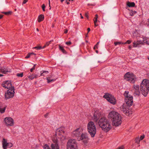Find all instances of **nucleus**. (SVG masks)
I'll return each instance as SVG.
<instances>
[{
	"label": "nucleus",
	"mask_w": 149,
	"mask_h": 149,
	"mask_svg": "<svg viewBox=\"0 0 149 149\" xmlns=\"http://www.w3.org/2000/svg\"><path fill=\"white\" fill-rule=\"evenodd\" d=\"M129 92L128 91H125L124 93L125 96V100L126 104H123L120 107L121 111L127 116H129L131 114L132 111H130L129 107L133 104V96L129 94Z\"/></svg>",
	"instance_id": "nucleus-1"
},
{
	"label": "nucleus",
	"mask_w": 149,
	"mask_h": 149,
	"mask_svg": "<svg viewBox=\"0 0 149 149\" xmlns=\"http://www.w3.org/2000/svg\"><path fill=\"white\" fill-rule=\"evenodd\" d=\"M108 118L109 120L112 121L113 125L118 126L122 123V118L120 114L117 112L115 111H112L108 115Z\"/></svg>",
	"instance_id": "nucleus-2"
},
{
	"label": "nucleus",
	"mask_w": 149,
	"mask_h": 149,
	"mask_svg": "<svg viewBox=\"0 0 149 149\" xmlns=\"http://www.w3.org/2000/svg\"><path fill=\"white\" fill-rule=\"evenodd\" d=\"M98 123L100 127L105 132L109 131L111 128V123L108 119L105 117L102 118L100 119Z\"/></svg>",
	"instance_id": "nucleus-3"
},
{
	"label": "nucleus",
	"mask_w": 149,
	"mask_h": 149,
	"mask_svg": "<svg viewBox=\"0 0 149 149\" xmlns=\"http://www.w3.org/2000/svg\"><path fill=\"white\" fill-rule=\"evenodd\" d=\"M140 90L142 94L146 97L149 91V80L147 79H143L140 84Z\"/></svg>",
	"instance_id": "nucleus-4"
},
{
	"label": "nucleus",
	"mask_w": 149,
	"mask_h": 149,
	"mask_svg": "<svg viewBox=\"0 0 149 149\" xmlns=\"http://www.w3.org/2000/svg\"><path fill=\"white\" fill-rule=\"evenodd\" d=\"M87 129L91 137H94L96 133L97 129L93 122L91 121L88 123L87 125Z\"/></svg>",
	"instance_id": "nucleus-5"
},
{
	"label": "nucleus",
	"mask_w": 149,
	"mask_h": 149,
	"mask_svg": "<svg viewBox=\"0 0 149 149\" xmlns=\"http://www.w3.org/2000/svg\"><path fill=\"white\" fill-rule=\"evenodd\" d=\"M124 79L130 83H134L136 81L135 76L132 74H130L129 72L125 74L124 76Z\"/></svg>",
	"instance_id": "nucleus-6"
},
{
	"label": "nucleus",
	"mask_w": 149,
	"mask_h": 149,
	"mask_svg": "<svg viewBox=\"0 0 149 149\" xmlns=\"http://www.w3.org/2000/svg\"><path fill=\"white\" fill-rule=\"evenodd\" d=\"M68 149H77L76 141L74 139H70L67 143Z\"/></svg>",
	"instance_id": "nucleus-7"
},
{
	"label": "nucleus",
	"mask_w": 149,
	"mask_h": 149,
	"mask_svg": "<svg viewBox=\"0 0 149 149\" xmlns=\"http://www.w3.org/2000/svg\"><path fill=\"white\" fill-rule=\"evenodd\" d=\"M88 134L86 132L81 133L79 139V141H82L84 143H87L89 140Z\"/></svg>",
	"instance_id": "nucleus-8"
},
{
	"label": "nucleus",
	"mask_w": 149,
	"mask_h": 149,
	"mask_svg": "<svg viewBox=\"0 0 149 149\" xmlns=\"http://www.w3.org/2000/svg\"><path fill=\"white\" fill-rule=\"evenodd\" d=\"M107 101L113 104H115L116 103V100L115 98L111 95L109 94H106L103 96Z\"/></svg>",
	"instance_id": "nucleus-9"
},
{
	"label": "nucleus",
	"mask_w": 149,
	"mask_h": 149,
	"mask_svg": "<svg viewBox=\"0 0 149 149\" xmlns=\"http://www.w3.org/2000/svg\"><path fill=\"white\" fill-rule=\"evenodd\" d=\"M15 89L14 87H12V89L8 90L7 93H5V97L6 100L13 97L14 95Z\"/></svg>",
	"instance_id": "nucleus-10"
},
{
	"label": "nucleus",
	"mask_w": 149,
	"mask_h": 149,
	"mask_svg": "<svg viewBox=\"0 0 149 149\" xmlns=\"http://www.w3.org/2000/svg\"><path fill=\"white\" fill-rule=\"evenodd\" d=\"M1 86L7 89H12L13 87H14L12 86V84L9 81H4L1 84Z\"/></svg>",
	"instance_id": "nucleus-11"
},
{
	"label": "nucleus",
	"mask_w": 149,
	"mask_h": 149,
	"mask_svg": "<svg viewBox=\"0 0 149 149\" xmlns=\"http://www.w3.org/2000/svg\"><path fill=\"white\" fill-rule=\"evenodd\" d=\"M2 142L3 149H6L7 147H11L13 145L12 144L10 143H7V140L5 139H3Z\"/></svg>",
	"instance_id": "nucleus-12"
},
{
	"label": "nucleus",
	"mask_w": 149,
	"mask_h": 149,
	"mask_svg": "<svg viewBox=\"0 0 149 149\" xmlns=\"http://www.w3.org/2000/svg\"><path fill=\"white\" fill-rule=\"evenodd\" d=\"M81 131L80 128H78L76 129L73 132V134L74 135V136L77 137V139H79L81 134Z\"/></svg>",
	"instance_id": "nucleus-13"
},
{
	"label": "nucleus",
	"mask_w": 149,
	"mask_h": 149,
	"mask_svg": "<svg viewBox=\"0 0 149 149\" xmlns=\"http://www.w3.org/2000/svg\"><path fill=\"white\" fill-rule=\"evenodd\" d=\"M4 121L7 125L12 126L13 124V120L11 117H6L5 118Z\"/></svg>",
	"instance_id": "nucleus-14"
},
{
	"label": "nucleus",
	"mask_w": 149,
	"mask_h": 149,
	"mask_svg": "<svg viewBox=\"0 0 149 149\" xmlns=\"http://www.w3.org/2000/svg\"><path fill=\"white\" fill-rule=\"evenodd\" d=\"M101 114L98 111H95L93 115V119L94 121L97 122L98 120L100 118Z\"/></svg>",
	"instance_id": "nucleus-15"
},
{
	"label": "nucleus",
	"mask_w": 149,
	"mask_h": 149,
	"mask_svg": "<svg viewBox=\"0 0 149 149\" xmlns=\"http://www.w3.org/2000/svg\"><path fill=\"white\" fill-rule=\"evenodd\" d=\"M65 132V131L63 128H59L56 130L55 134L56 136H61Z\"/></svg>",
	"instance_id": "nucleus-16"
},
{
	"label": "nucleus",
	"mask_w": 149,
	"mask_h": 149,
	"mask_svg": "<svg viewBox=\"0 0 149 149\" xmlns=\"http://www.w3.org/2000/svg\"><path fill=\"white\" fill-rule=\"evenodd\" d=\"M58 143V141L57 140L54 141V143H52L51 146L52 149H59Z\"/></svg>",
	"instance_id": "nucleus-17"
},
{
	"label": "nucleus",
	"mask_w": 149,
	"mask_h": 149,
	"mask_svg": "<svg viewBox=\"0 0 149 149\" xmlns=\"http://www.w3.org/2000/svg\"><path fill=\"white\" fill-rule=\"evenodd\" d=\"M133 44L134 47H139L140 45L143 44V42L141 40L137 41L136 42L134 41Z\"/></svg>",
	"instance_id": "nucleus-18"
},
{
	"label": "nucleus",
	"mask_w": 149,
	"mask_h": 149,
	"mask_svg": "<svg viewBox=\"0 0 149 149\" xmlns=\"http://www.w3.org/2000/svg\"><path fill=\"white\" fill-rule=\"evenodd\" d=\"M1 72L2 73L6 74H7L8 72H10V69H8L7 68H4L1 70Z\"/></svg>",
	"instance_id": "nucleus-19"
},
{
	"label": "nucleus",
	"mask_w": 149,
	"mask_h": 149,
	"mask_svg": "<svg viewBox=\"0 0 149 149\" xmlns=\"http://www.w3.org/2000/svg\"><path fill=\"white\" fill-rule=\"evenodd\" d=\"M135 3L134 2H130L128 1L127 3V5L129 7H134L135 6Z\"/></svg>",
	"instance_id": "nucleus-20"
},
{
	"label": "nucleus",
	"mask_w": 149,
	"mask_h": 149,
	"mask_svg": "<svg viewBox=\"0 0 149 149\" xmlns=\"http://www.w3.org/2000/svg\"><path fill=\"white\" fill-rule=\"evenodd\" d=\"M44 15H42V14L40 15L38 17V22H40L44 20Z\"/></svg>",
	"instance_id": "nucleus-21"
},
{
	"label": "nucleus",
	"mask_w": 149,
	"mask_h": 149,
	"mask_svg": "<svg viewBox=\"0 0 149 149\" xmlns=\"http://www.w3.org/2000/svg\"><path fill=\"white\" fill-rule=\"evenodd\" d=\"M59 49L60 50H61L63 54H67V52L64 49L63 47L61 46L60 45H59Z\"/></svg>",
	"instance_id": "nucleus-22"
},
{
	"label": "nucleus",
	"mask_w": 149,
	"mask_h": 149,
	"mask_svg": "<svg viewBox=\"0 0 149 149\" xmlns=\"http://www.w3.org/2000/svg\"><path fill=\"white\" fill-rule=\"evenodd\" d=\"M98 17V16L97 14H96L95 15V17H94L93 20L95 23V26H96L98 25V24H97V19Z\"/></svg>",
	"instance_id": "nucleus-23"
},
{
	"label": "nucleus",
	"mask_w": 149,
	"mask_h": 149,
	"mask_svg": "<svg viewBox=\"0 0 149 149\" xmlns=\"http://www.w3.org/2000/svg\"><path fill=\"white\" fill-rule=\"evenodd\" d=\"M49 72L47 71H41L40 76H45V75L47 74Z\"/></svg>",
	"instance_id": "nucleus-24"
},
{
	"label": "nucleus",
	"mask_w": 149,
	"mask_h": 149,
	"mask_svg": "<svg viewBox=\"0 0 149 149\" xmlns=\"http://www.w3.org/2000/svg\"><path fill=\"white\" fill-rule=\"evenodd\" d=\"M143 42L144 43L149 45V38H143Z\"/></svg>",
	"instance_id": "nucleus-25"
},
{
	"label": "nucleus",
	"mask_w": 149,
	"mask_h": 149,
	"mask_svg": "<svg viewBox=\"0 0 149 149\" xmlns=\"http://www.w3.org/2000/svg\"><path fill=\"white\" fill-rule=\"evenodd\" d=\"M6 109L5 107L2 108V107L1 105L0 104V112L1 113H3L4 112Z\"/></svg>",
	"instance_id": "nucleus-26"
},
{
	"label": "nucleus",
	"mask_w": 149,
	"mask_h": 149,
	"mask_svg": "<svg viewBox=\"0 0 149 149\" xmlns=\"http://www.w3.org/2000/svg\"><path fill=\"white\" fill-rule=\"evenodd\" d=\"M140 94L139 90H135L134 93V96H139Z\"/></svg>",
	"instance_id": "nucleus-27"
},
{
	"label": "nucleus",
	"mask_w": 149,
	"mask_h": 149,
	"mask_svg": "<svg viewBox=\"0 0 149 149\" xmlns=\"http://www.w3.org/2000/svg\"><path fill=\"white\" fill-rule=\"evenodd\" d=\"M1 13L3 14H4L6 15H9L11 14L12 12L11 11H9L7 12H1Z\"/></svg>",
	"instance_id": "nucleus-28"
},
{
	"label": "nucleus",
	"mask_w": 149,
	"mask_h": 149,
	"mask_svg": "<svg viewBox=\"0 0 149 149\" xmlns=\"http://www.w3.org/2000/svg\"><path fill=\"white\" fill-rule=\"evenodd\" d=\"M135 90H139V86L138 85H134V86Z\"/></svg>",
	"instance_id": "nucleus-29"
},
{
	"label": "nucleus",
	"mask_w": 149,
	"mask_h": 149,
	"mask_svg": "<svg viewBox=\"0 0 149 149\" xmlns=\"http://www.w3.org/2000/svg\"><path fill=\"white\" fill-rule=\"evenodd\" d=\"M49 77H47V83H50L51 81H54L56 79H49Z\"/></svg>",
	"instance_id": "nucleus-30"
},
{
	"label": "nucleus",
	"mask_w": 149,
	"mask_h": 149,
	"mask_svg": "<svg viewBox=\"0 0 149 149\" xmlns=\"http://www.w3.org/2000/svg\"><path fill=\"white\" fill-rule=\"evenodd\" d=\"M44 149H51L49 146L45 144L43 146Z\"/></svg>",
	"instance_id": "nucleus-31"
},
{
	"label": "nucleus",
	"mask_w": 149,
	"mask_h": 149,
	"mask_svg": "<svg viewBox=\"0 0 149 149\" xmlns=\"http://www.w3.org/2000/svg\"><path fill=\"white\" fill-rule=\"evenodd\" d=\"M136 11H133V10H131L130 11V15L131 16H133L135 14H136Z\"/></svg>",
	"instance_id": "nucleus-32"
},
{
	"label": "nucleus",
	"mask_w": 149,
	"mask_h": 149,
	"mask_svg": "<svg viewBox=\"0 0 149 149\" xmlns=\"http://www.w3.org/2000/svg\"><path fill=\"white\" fill-rule=\"evenodd\" d=\"M132 41V40H128L125 42L122 43V44H130L131 42Z\"/></svg>",
	"instance_id": "nucleus-33"
},
{
	"label": "nucleus",
	"mask_w": 149,
	"mask_h": 149,
	"mask_svg": "<svg viewBox=\"0 0 149 149\" xmlns=\"http://www.w3.org/2000/svg\"><path fill=\"white\" fill-rule=\"evenodd\" d=\"M35 49H36L37 50H39L42 49V47L41 46H37L33 48Z\"/></svg>",
	"instance_id": "nucleus-34"
},
{
	"label": "nucleus",
	"mask_w": 149,
	"mask_h": 149,
	"mask_svg": "<svg viewBox=\"0 0 149 149\" xmlns=\"http://www.w3.org/2000/svg\"><path fill=\"white\" fill-rule=\"evenodd\" d=\"M140 141V140L139 137L136 138L135 139V142L137 144H139V143Z\"/></svg>",
	"instance_id": "nucleus-35"
},
{
	"label": "nucleus",
	"mask_w": 149,
	"mask_h": 149,
	"mask_svg": "<svg viewBox=\"0 0 149 149\" xmlns=\"http://www.w3.org/2000/svg\"><path fill=\"white\" fill-rule=\"evenodd\" d=\"M16 75L17 77H22L23 76V73H17L16 74Z\"/></svg>",
	"instance_id": "nucleus-36"
},
{
	"label": "nucleus",
	"mask_w": 149,
	"mask_h": 149,
	"mask_svg": "<svg viewBox=\"0 0 149 149\" xmlns=\"http://www.w3.org/2000/svg\"><path fill=\"white\" fill-rule=\"evenodd\" d=\"M36 65V64H34V65L33 66V68L30 69V72H33V71L35 69V67Z\"/></svg>",
	"instance_id": "nucleus-37"
},
{
	"label": "nucleus",
	"mask_w": 149,
	"mask_h": 149,
	"mask_svg": "<svg viewBox=\"0 0 149 149\" xmlns=\"http://www.w3.org/2000/svg\"><path fill=\"white\" fill-rule=\"evenodd\" d=\"M122 43L121 42H115L114 43V45L115 46H116L118 45H120V44H122Z\"/></svg>",
	"instance_id": "nucleus-38"
},
{
	"label": "nucleus",
	"mask_w": 149,
	"mask_h": 149,
	"mask_svg": "<svg viewBox=\"0 0 149 149\" xmlns=\"http://www.w3.org/2000/svg\"><path fill=\"white\" fill-rule=\"evenodd\" d=\"M33 74V77H34V78H37L40 76H39L38 75L36 74Z\"/></svg>",
	"instance_id": "nucleus-39"
},
{
	"label": "nucleus",
	"mask_w": 149,
	"mask_h": 149,
	"mask_svg": "<svg viewBox=\"0 0 149 149\" xmlns=\"http://www.w3.org/2000/svg\"><path fill=\"white\" fill-rule=\"evenodd\" d=\"M28 78L31 80H32L34 78L33 74L29 76Z\"/></svg>",
	"instance_id": "nucleus-40"
},
{
	"label": "nucleus",
	"mask_w": 149,
	"mask_h": 149,
	"mask_svg": "<svg viewBox=\"0 0 149 149\" xmlns=\"http://www.w3.org/2000/svg\"><path fill=\"white\" fill-rule=\"evenodd\" d=\"M45 4H42V9L43 11H45Z\"/></svg>",
	"instance_id": "nucleus-41"
},
{
	"label": "nucleus",
	"mask_w": 149,
	"mask_h": 149,
	"mask_svg": "<svg viewBox=\"0 0 149 149\" xmlns=\"http://www.w3.org/2000/svg\"><path fill=\"white\" fill-rule=\"evenodd\" d=\"M71 43H72L70 41H69L68 42H65V44L68 45H70L71 44Z\"/></svg>",
	"instance_id": "nucleus-42"
},
{
	"label": "nucleus",
	"mask_w": 149,
	"mask_h": 149,
	"mask_svg": "<svg viewBox=\"0 0 149 149\" xmlns=\"http://www.w3.org/2000/svg\"><path fill=\"white\" fill-rule=\"evenodd\" d=\"M144 137L145 136L144 134H143L141 136V137H140V138L139 139L140 140H141L144 138Z\"/></svg>",
	"instance_id": "nucleus-43"
},
{
	"label": "nucleus",
	"mask_w": 149,
	"mask_h": 149,
	"mask_svg": "<svg viewBox=\"0 0 149 149\" xmlns=\"http://www.w3.org/2000/svg\"><path fill=\"white\" fill-rule=\"evenodd\" d=\"M31 56V55L29 53L25 57V58H29Z\"/></svg>",
	"instance_id": "nucleus-44"
},
{
	"label": "nucleus",
	"mask_w": 149,
	"mask_h": 149,
	"mask_svg": "<svg viewBox=\"0 0 149 149\" xmlns=\"http://www.w3.org/2000/svg\"><path fill=\"white\" fill-rule=\"evenodd\" d=\"M124 147L123 146H122L118 147L117 149H124Z\"/></svg>",
	"instance_id": "nucleus-45"
},
{
	"label": "nucleus",
	"mask_w": 149,
	"mask_h": 149,
	"mask_svg": "<svg viewBox=\"0 0 149 149\" xmlns=\"http://www.w3.org/2000/svg\"><path fill=\"white\" fill-rule=\"evenodd\" d=\"M28 0H24L23 2L22 3L23 4H25L28 1Z\"/></svg>",
	"instance_id": "nucleus-46"
},
{
	"label": "nucleus",
	"mask_w": 149,
	"mask_h": 149,
	"mask_svg": "<svg viewBox=\"0 0 149 149\" xmlns=\"http://www.w3.org/2000/svg\"><path fill=\"white\" fill-rule=\"evenodd\" d=\"M48 114H49V113H46L44 115V117L45 118H47V116H48Z\"/></svg>",
	"instance_id": "nucleus-47"
},
{
	"label": "nucleus",
	"mask_w": 149,
	"mask_h": 149,
	"mask_svg": "<svg viewBox=\"0 0 149 149\" xmlns=\"http://www.w3.org/2000/svg\"><path fill=\"white\" fill-rule=\"evenodd\" d=\"M50 44V43H49V42H46L45 45L46 46H48Z\"/></svg>",
	"instance_id": "nucleus-48"
},
{
	"label": "nucleus",
	"mask_w": 149,
	"mask_h": 149,
	"mask_svg": "<svg viewBox=\"0 0 149 149\" xmlns=\"http://www.w3.org/2000/svg\"><path fill=\"white\" fill-rule=\"evenodd\" d=\"M29 54L31 56L32 55H35L36 54L33 53V52L29 53Z\"/></svg>",
	"instance_id": "nucleus-49"
},
{
	"label": "nucleus",
	"mask_w": 149,
	"mask_h": 149,
	"mask_svg": "<svg viewBox=\"0 0 149 149\" xmlns=\"http://www.w3.org/2000/svg\"><path fill=\"white\" fill-rule=\"evenodd\" d=\"M148 22L147 23V26L148 27H149V19H148Z\"/></svg>",
	"instance_id": "nucleus-50"
},
{
	"label": "nucleus",
	"mask_w": 149,
	"mask_h": 149,
	"mask_svg": "<svg viewBox=\"0 0 149 149\" xmlns=\"http://www.w3.org/2000/svg\"><path fill=\"white\" fill-rule=\"evenodd\" d=\"M68 30L67 29H65L64 31V33H68Z\"/></svg>",
	"instance_id": "nucleus-51"
},
{
	"label": "nucleus",
	"mask_w": 149,
	"mask_h": 149,
	"mask_svg": "<svg viewBox=\"0 0 149 149\" xmlns=\"http://www.w3.org/2000/svg\"><path fill=\"white\" fill-rule=\"evenodd\" d=\"M98 48V46H96L95 45V46L94 47V49H97Z\"/></svg>",
	"instance_id": "nucleus-52"
},
{
	"label": "nucleus",
	"mask_w": 149,
	"mask_h": 149,
	"mask_svg": "<svg viewBox=\"0 0 149 149\" xmlns=\"http://www.w3.org/2000/svg\"><path fill=\"white\" fill-rule=\"evenodd\" d=\"M88 33L90 31V29L89 28H88L87 29Z\"/></svg>",
	"instance_id": "nucleus-53"
},
{
	"label": "nucleus",
	"mask_w": 149,
	"mask_h": 149,
	"mask_svg": "<svg viewBox=\"0 0 149 149\" xmlns=\"http://www.w3.org/2000/svg\"><path fill=\"white\" fill-rule=\"evenodd\" d=\"M3 15H0V19H1L3 17Z\"/></svg>",
	"instance_id": "nucleus-54"
},
{
	"label": "nucleus",
	"mask_w": 149,
	"mask_h": 149,
	"mask_svg": "<svg viewBox=\"0 0 149 149\" xmlns=\"http://www.w3.org/2000/svg\"><path fill=\"white\" fill-rule=\"evenodd\" d=\"M49 6L50 7V9H51L50 5V0L49 1Z\"/></svg>",
	"instance_id": "nucleus-55"
},
{
	"label": "nucleus",
	"mask_w": 149,
	"mask_h": 149,
	"mask_svg": "<svg viewBox=\"0 0 149 149\" xmlns=\"http://www.w3.org/2000/svg\"><path fill=\"white\" fill-rule=\"evenodd\" d=\"M128 48L130 49H132V47L131 46V45H129L128 47Z\"/></svg>",
	"instance_id": "nucleus-56"
},
{
	"label": "nucleus",
	"mask_w": 149,
	"mask_h": 149,
	"mask_svg": "<svg viewBox=\"0 0 149 149\" xmlns=\"http://www.w3.org/2000/svg\"><path fill=\"white\" fill-rule=\"evenodd\" d=\"M99 42H98L96 44V45H95V46H98V45L99 44Z\"/></svg>",
	"instance_id": "nucleus-57"
},
{
	"label": "nucleus",
	"mask_w": 149,
	"mask_h": 149,
	"mask_svg": "<svg viewBox=\"0 0 149 149\" xmlns=\"http://www.w3.org/2000/svg\"><path fill=\"white\" fill-rule=\"evenodd\" d=\"M46 47V46L45 45L44 46H43V47H42V49L44 48L45 47Z\"/></svg>",
	"instance_id": "nucleus-58"
},
{
	"label": "nucleus",
	"mask_w": 149,
	"mask_h": 149,
	"mask_svg": "<svg viewBox=\"0 0 149 149\" xmlns=\"http://www.w3.org/2000/svg\"><path fill=\"white\" fill-rule=\"evenodd\" d=\"M53 40H52L50 41H49L48 42H49V43H50L51 42H53Z\"/></svg>",
	"instance_id": "nucleus-59"
},
{
	"label": "nucleus",
	"mask_w": 149,
	"mask_h": 149,
	"mask_svg": "<svg viewBox=\"0 0 149 149\" xmlns=\"http://www.w3.org/2000/svg\"><path fill=\"white\" fill-rule=\"evenodd\" d=\"M53 40H52L50 41H49L48 42H49V43H50L51 42H53Z\"/></svg>",
	"instance_id": "nucleus-60"
},
{
	"label": "nucleus",
	"mask_w": 149,
	"mask_h": 149,
	"mask_svg": "<svg viewBox=\"0 0 149 149\" xmlns=\"http://www.w3.org/2000/svg\"><path fill=\"white\" fill-rule=\"evenodd\" d=\"M65 0H60L61 2V3H63V2Z\"/></svg>",
	"instance_id": "nucleus-61"
},
{
	"label": "nucleus",
	"mask_w": 149,
	"mask_h": 149,
	"mask_svg": "<svg viewBox=\"0 0 149 149\" xmlns=\"http://www.w3.org/2000/svg\"><path fill=\"white\" fill-rule=\"evenodd\" d=\"M3 76V75L0 74V77H2Z\"/></svg>",
	"instance_id": "nucleus-62"
},
{
	"label": "nucleus",
	"mask_w": 149,
	"mask_h": 149,
	"mask_svg": "<svg viewBox=\"0 0 149 149\" xmlns=\"http://www.w3.org/2000/svg\"><path fill=\"white\" fill-rule=\"evenodd\" d=\"M81 19H83L84 17H83V16L81 15Z\"/></svg>",
	"instance_id": "nucleus-63"
},
{
	"label": "nucleus",
	"mask_w": 149,
	"mask_h": 149,
	"mask_svg": "<svg viewBox=\"0 0 149 149\" xmlns=\"http://www.w3.org/2000/svg\"><path fill=\"white\" fill-rule=\"evenodd\" d=\"M96 52L97 53H98V52L97 50H96Z\"/></svg>",
	"instance_id": "nucleus-64"
}]
</instances>
